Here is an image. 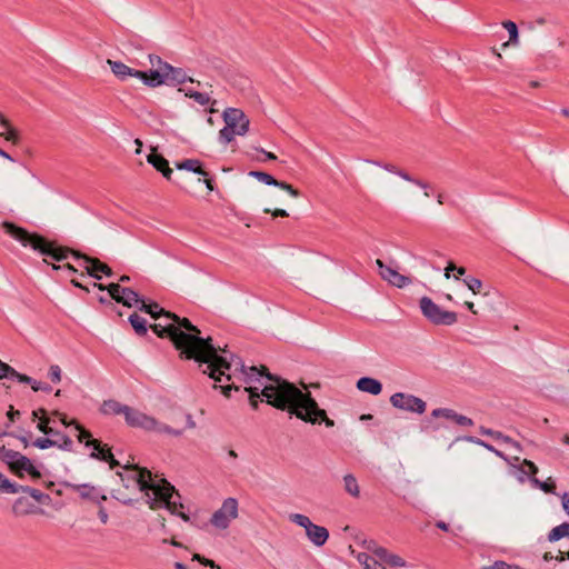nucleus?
<instances>
[{"instance_id": "obj_52", "label": "nucleus", "mask_w": 569, "mask_h": 569, "mask_svg": "<svg viewBox=\"0 0 569 569\" xmlns=\"http://www.w3.org/2000/svg\"><path fill=\"white\" fill-rule=\"evenodd\" d=\"M485 569H522L518 566L509 565L505 561H496L493 565L486 567Z\"/></svg>"}, {"instance_id": "obj_50", "label": "nucleus", "mask_w": 569, "mask_h": 569, "mask_svg": "<svg viewBox=\"0 0 569 569\" xmlns=\"http://www.w3.org/2000/svg\"><path fill=\"white\" fill-rule=\"evenodd\" d=\"M49 378L53 382H60L61 380V369L57 365H52L49 369Z\"/></svg>"}, {"instance_id": "obj_43", "label": "nucleus", "mask_w": 569, "mask_h": 569, "mask_svg": "<svg viewBox=\"0 0 569 569\" xmlns=\"http://www.w3.org/2000/svg\"><path fill=\"white\" fill-rule=\"evenodd\" d=\"M358 561L365 566V569H372L375 568L376 566H379L380 563L378 561H376L375 559H372L369 555L367 553H359L358 555Z\"/></svg>"}, {"instance_id": "obj_35", "label": "nucleus", "mask_w": 569, "mask_h": 569, "mask_svg": "<svg viewBox=\"0 0 569 569\" xmlns=\"http://www.w3.org/2000/svg\"><path fill=\"white\" fill-rule=\"evenodd\" d=\"M387 198L393 201L408 202V197L402 189H381Z\"/></svg>"}, {"instance_id": "obj_38", "label": "nucleus", "mask_w": 569, "mask_h": 569, "mask_svg": "<svg viewBox=\"0 0 569 569\" xmlns=\"http://www.w3.org/2000/svg\"><path fill=\"white\" fill-rule=\"evenodd\" d=\"M0 491L18 493L19 488L17 483L10 482L3 475L0 473Z\"/></svg>"}, {"instance_id": "obj_30", "label": "nucleus", "mask_w": 569, "mask_h": 569, "mask_svg": "<svg viewBox=\"0 0 569 569\" xmlns=\"http://www.w3.org/2000/svg\"><path fill=\"white\" fill-rule=\"evenodd\" d=\"M562 538H569V522H563L548 533V540L550 542H556Z\"/></svg>"}, {"instance_id": "obj_26", "label": "nucleus", "mask_w": 569, "mask_h": 569, "mask_svg": "<svg viewBox=\"0 0 569 569\" xmlns=\"http://www.w3.org/2000/svg\"><path fill=\"white\" fill-rule=\"evenodd\" d=\"M39 419L37 428L42 433H48L47 429L50 427L51 418L48 417V411L39 408L32 411V420Z\"/></svg>"}, {"instance_id": "obj_45", "label": "nucleus", "mask_w": 569, "mask_h": 569, "mask_svg": "<svg viewBox=\"0 0 569 569\" xmlns=\"http://www.w3.org/2000/svg\"><path fill=\"white\" fill-rule=\"evenodd\" d=\"M149 61L152 67L151 69H161L162 71H167L164 68L170 66L168 62L162 61L160 57L153 54L149 56Z\"/></svg>"}, {"instance_id": "obj_15", "label": "nucleus", "mask_w": 569, "mask_h": 569, "mask_svg": "<svg viewBox=\"0 0 569 569\" xmlns=\"http://www.w3.org/2000/svg\"><path fill=\"white\" fill-rule=\"evenodd\" d=\"M370 163H373L383 170L401 178L402 180L410 182L419 188H427V182L423 180H420L418 178L412 177L408 171L399 168L398 166L391 163V162H380V161H369Z\"/></svg>"}, {"instance_id": "obj_56", "label": "nucleus", "mask_w": 569, "mask_h": 569, "mask_svg": "<svg viewBox=\"0 0 569 569\" xmlns=\"http://www.w3.org/2000/svg\"><path fill=\"white\" fill-rule=\"evenodd\" d=\"M31 388L34 391H39V390H42V391H46V392H50L51 391V387L49 385H42L41 382H38L36 380H33Z\"/></svg>"}, {"instance_id": "obj_18", "label": "nucleus", "mask_w": 569, "mask_h": 569, "mask_svg": "<svg viewBox=\"0 0 569 569\" xmlns=\"http://www.w3.org/2000/svg\"><path fill=\"white\" fill-rule=\"evenodd\" d=\"M147 160L153 166V168L160 171L166 179L171 178L172 169L169 166V161L161 154L157 153L154 149L148 154Z\"/></svg>"}, {"instance_id": "obj_4", "label": "nucleus", "mask_w": 569, "mask_h": 569, "mask_svg": "<svg viewBox=\"0 0 569 569\" xmlns=\"http://www.w3.org/2000/svg\"><path fill=\"white\" fill-rule=\"evenodd\" d=\"M2 229L7 234L19 241L22 246H30L32 249L38 250L42 254L50 256L57 261H63L71 254L78 267L71 263L63 266L53 264L52 268L68 269L77 272L79 269L86 271L90 277L100 280L102 274H107V263L101 262L96 258H90L78 251L70 250L66 247H57L53 242L48 241L46 238L38 233H30L28 230L16 226L12 222L4 221Z\"/></svg>"}, {"instance_id": "obj_46", "label": "nucleus", "mask_w": 569, "mask_h": 569, "mask_svg": "<svg viewBox=\"0 0 569 569\" xmlns=\"http://www.w3.org/2000/svg\"><path fill=\"white\" fill-rule=\"evenodd\" d=\"M455 413H456V411H453L452 409H448V408H438V409H435V410L432 411V413H431V415H432L435 418H440V417H442V418H447V419H451V420H452V419H453V417H455Z\"/></svg>"}, {"instance_id": "obj_61", "label": "nucleus", "mask_w": 569, "mask_h": 569, "mask_svg": "<svg viewBox=\"0 0 569 569\" xmlns=\"http://www.w3.org/2000/svg\"><path fill=\"white\" fill-rule=\"evenodd\" d=\"M19 416H20V411L19 410H14L13 407L11 406L9 411L7 412L8 419L12 422Z\"/></svg>"}, {"instance_id": "obj_1", "label": "nucleus", "mask_w": 569, "mask_h": 569, "mask_svg": "<svg viewBox=\"0 0 569 569\" xmlns=\"http://www.w3.org/2000/svg\"><path fill=\"white\" fill-rule=\"evenodd\" d=\"M109 471L112 472L109 478L112 479L114 486L111 488L113 498L129 503L136 500V493L142 495V500L150 509L167 508L171 513L189 521L190 518L184 512H178V508H182L180 495L174 487L166 479L153 476L147 468H140L133 463L130 456L119 458L112 453L109 448Z\"/></svg>"}, {"instance_id": "obj_31", "label": "nucleus", "mask_w": 569, "mask_h": 569, "mask_svg": "<svg viewBox=\"0 0 569 569\" xmlns=\"http://www.w3.org/2000/svg\"><path fill=\"white\" fill-rule=\"evenodd\" d=\"M177 167L180 170H188V171H192L194 173H198V174H201L204 177L207 176V172L202 169V167L198 160L188 159V160H184L183 162L179 163Z\"/></svg>"}, {"instance_id": "obj_14", "label": "nucleus", "mask_w": 569, "mask_h": 569, "mask_svg": "<svg viewBox=\"0 0 569 569\" xmlns=\"http://www.w3.org/2000/svg\"><path fill=\"white\" fill-rule=\"evenodd\" d=\"M134 78L140 79L146 86L156 88L168 84V73L161 69H150L149 71H137Z\"/></svg>"}, {"instance_id": "obj_34", "label": "nucleus", "mask_w": 569, "mask_h": 569, "mask_svg": "<svg viewBox=\"0 0 569 569\" xmlns=\"http://www.w3.org/2000/svg\"><path fill=\"white\" fill-rule=\"evenodd\" d=\"M502 26H503V28L509 33V41L505 42L502 44V48L508 47L509 43L517 44V42H518V28H517V24L515 22H512V21H505L502 23Z\"/></svg>"}, {"instance_id": "obj_64", "label": "nucleus", "mask_w": 569, "mask_h": 569, "mask_svg": "<svg viewBox=\"0 0 569 569\" xmlns=\"http://www.w3.org/2000/svg\"><path fill=\"white\" fill-rule=\"evenodd\" d=\"M47 431H48V433H47V435H48V436H51V438H52V439H60V437H61L60 432H58L57 430H54L52 427H49V428L47 429Z\"/></svg>"}, {"instance_id": "obj_28", "label": "nucleus", "mask_w": 569, "mask_h": 569, "mask_svg": "<svg viewBox=\"0 0 569 569\" xmlns=\"http://www.w3.org/2000/svg\"><path fill=\"white\" fill-rule=\"evenodd\" d=\"M343 489L345 491L353 498H358L360 496V488L356 477L351 473H348L343 477Z\"/></svg>"}, {"instance_id": "obj_48", "label": "nucleus", "mask_w": 569, "mask_h": 569, "mask_svg": "<svg viewBox=\"0 0 569 569\" xmlns=\"http://www.w3.org/2000/svg\"><path fill=\"white\" fill-rule=\"evenodd\" d=\"M385 562L391 567H403L406 565L401 557L391 552L388 553L387 560Z\"/></svg>"}, {"instance_id": "obj_13", "label": "nucleus", "mask_w": 569, "mask_h": 569, "mask_svg": "<svg viewBox=\"0 0 569 569\" xmlns=\"http://www.w3.org/2000/svg\"><path fill=\"white\" fill-rule=\"evenodd\" d=\"M226 126L231 129H237V134L242 136L248 131L249 120L244 113L234 108L227 109L223 113Z\"/></svg>"}, {"instance_id": "obj_27", "label": "nucleus", "mask_w": 569, "mask_h": 569, "mask_svg": "<svg viewBox=\"0 0 569 569\" xmlns=\"http://www.w3.org/2000/svg\"><path fill=\"white\" fill-rule=\"evenodd\" d=\"M137 306H139L140 310L149 313L156 320L160 319V317L167 312L163 308H161L156 302L147 303L146 301L139 299V302Z\"/></svg>"}, {"instance_id": "obj_11", "label": "nucleus", "mask_w": 569, "mask_h": 569, "mask_svg": "<svg viewBox=\"0 0 569 569\" xmlns=\"http://www.w3.org/2000/svg\"><path fill=\"white\" fill-rule=\"evenodd\" d=\"M390 403L400 410L423 413L426 411V402L413 396L403 392H396L390 397Z\"/></svg>"}, {"instance_id": "obj_47", "label": "nucleus", "mask_w": 569, "mask_h": 569, "mask_svg": "<svg viewBox=\"0 0 569 569\" xmlns=\"http://www.w3.org/2000/svg\"><path fill=\"white\" fill-rule=\"evenodd\" d=\"M14 368L0 360V379H11Z\"/></svg>"}, {"instance_id": "obj_20", "label": "nucleus", "mask_w": 569, "mask_h": 569, "mask_svg": "<svg viewBox=\"0 0 569 569\" xmlns=\"http://www.w3.org/2000/svg\"><path fill=\"white\" fill-rule=\"evenodd\" d=\"M357 388L373 396H378L382 391V385L379 380L370 377H362L357 381Z\"/></svg>"}, {"instance_id": "obj_24", "label": "nucleus", "mask_w": 569, "mask_h": 569, "mask_svg": "<svg viewBox=\"0 0 569 569\" xmlns=\"http://www.w3.org/2000/svg\"><path fill=\"white\" fill-rule=\"evenodd\" d=\"M479 432L482 436H489V437H491L495 440L501 441L503 443L511 445L512 447H515L517 449L520 448V446H519V443L517 441L512 440L508 436H505L500 431H496V430H492V429H489V428H486V427L482 426V427L479 428Z\"/></svg>"}, {"instance_id": "obj_54", "label": "nucleus", "mask_w": 569, "mask_h": 569, "mask_svg": "<svg viewBox=\"0 0 569 569\" xmlns=\"http://www.w3.org/2000/svg\"><path fill=\"white\" fill-rule=\"evenodd\" d=\"M11 379H17L19 382L30 383L32 386L33 379L27 375L19 373L16 369Z\"/></svg>"}, {"instance_id": "obj_33", "label": "nucleus", "mask_w": 569, "mask_h": 569, "mask_svg": "<svg viewBox=\"0 0 569 569\" xmlns=\"http://www.w3.org/2000/svg\"><path fill=\"white\" fill-rule=\"evenodd\" d=\"M129 321L138 335L143 336L147 333V321L144 318L137 313H132L129 317Z\"/></svg>"}, {"instance_id": "obj_32", "label": "nucleus", "mask_w": 569, "mask_h": 569, "mask_svg": "<svg viewBox=\"0 0 569 569\" xmlns=\"http://www.w3.org/2000/svg\"><path fill=\"white\" fill-rule=\"evenodd\" d=\"M12 463L13 468L11 470L20 477H22L23 472H28L29 469H32L30 459L22 455L18 460L12 461Z\"/></svg>"}, {"instance_id": "obj_53", "label": "nucleus", "mask_w": 569, "mask_h": 569, "mask_svg": "<svg viewBox=\"0 0 569 569\" xmlns=\"http://www.w3.org/2000/svg\"><path fill=\"white\" fill-rule=\"evenodd\" d=\"M452 420L456 423H458L459 426H472L473 425V421L470 418L459 415L457 412L455 413V417Z\"/></svg>"}, {"instance_id": "obj_57", "label": "nucleus", "mask_w": 569, "mask_h": 569, "mask_svg": "<svg viewBox=\"0 0 569 569\" xmlns=\"http://www.w3.org/2000/svg\"><path fill=\"white\" fill-rule=\"evenodd\" d=\"M388 553L389 551L383 548V547H379L378 549H375V553L381 561H386L387 560V557H388Z\"/></svg>"}, {"instance_id": "obj_62", "label": "nucleus", "mask_w": 569, "mask_h": 569, "mask_svg": "<svg viewBox=\"0 0 569 569\" xmlns=\"http://www.w3.org/2000/svg\"><path fill=\"white\" fill-rule=\"evenodd\" d=\"M376 264H377V267L379 268V274H380V277H382V273H383V271H385L386 269H389V268H390V266L385 264V263H383V261H382L381 259H377V260H376Z\"/></svg>"}, {"instance_id": "obj_12", "label": "nucleus", "mask_w": 569, "mask_h": 569, "mask_svg": "<svg viewBox=\"0 0 569 569\" xmlns=\"http://www.w3.org/2000/svg\"><path fill=\"white\" fill-rule=\"evenodd\" d=\"M109 298L129 308L138 305L139 302V296L137 292L114 281L109 282Z\"/></svg>"}, {"instance_id": "obj_3", "label": "nucleus", "mask_w": 569, "mask_h": 569, "mask_svg": "<svg viewBox=\"0 0 569 569\" xmlns=\"http://www.w3.org/2000/svg\"><path fill=\"white\" fill-rule=\"evenodd\" d=\"M159 320L160 322L152 325L151 329L158 337L169 338L174 348L180 351V358L210 361L211 366L226 363L224 359L216 357L212 338H202L200 329L188 318H181L168 311Z\"/></svg>"}, {"instance_id": "obj_5", "label": "nucleus", "mask_w": 569, "mask_h": 569, "mask_svg": "<svg viewBox=\"0 0 569 569\" xmlns=\"http://www.w3.org/2000/svg\"><path fill=\"white\" fill-rule=\"evenodd\" d=\"M109 413L123 415L126 422L131 427L142 428L146 431H154L158 433H169L179 436L180 432L173 430L169 426L159 422L153 417L147 416L128 406H123L117 401L109 400Z\"/></svg>"}, {"instance_id": "obj_42", "label": "nucleus", "mask_w": 569, "mask_h": 569, "mask_svg": "<svg viewBox=\"0 0 569 569\" xmlns=\"http://www.w3.org/2000/svg\"><path fill=\"white\" fill-rule=\"evenodd\" d=\"M532 481L539 486V488L546 493H555L556 485L551 478H548L547 481L540 482L538 479L533 478Z\"/></svg>"}, {"instance_id": "obj_21", "label": "nucleus", "mask_w": 569, "mask_h": 569, "mask_svg": "<svg viewBox=\"0 0 569 569\" xmlns=\"http://www.w3.org/2000/svg\"><path fill=\"white\" fill-rule=\"evenodd\" d=\"M0 126L2 127V131L0 132V137L4 138L7 141L18 144L20 141L19 132L14 129L11 122L0 113Z\"/></svg>"}, {"instance_id": "obj_36", "label": "nucleus", "mask_w": 569, "mask_h": 569, "mask_svg": "<svg viewBox=\"0 0 569 569\" xmlns=\"http://www.w3.org/2000/svg\"><path fill=\"white\" fill-rule=\"evenodd\" d=\"M463 283L467 286L469 290H471L475 295L481 293L482 291V281L475 277H467L463 279Z\"/></svg>"}, {"instance_id": "obj_8", "label": "nucleus", "mask_w": 569, "mask_h": 569, "mask_svg": "<svg viewBox=\"0 0 569 569\" xmlns=\"http://www.w3.org/2000/svg\"><path fill=\"white\" fill-rule=\"evenodd\" d=\"M419 305L422 315L433 325L451 326L458 320L456 312L441 309L429 297H422Z\"/></svg>"}, {"instance_id": "obj_41", "label": "nucleus", "mask_w": 569, "mask_h": 569, "mask_svg": "<svg viewBox=\"0 0 569 569\" xmlns=\"http://www.w3.org/2000/svg\"><path fill=\"white\" fill-rule=\"evenodd\" d=\"M234 134H237V129H231L226 126L223 129L220 130L219 139L220 141L227 144L233 140Z\"/></svg>"}, {"instance_id": "obj_40", "label": "nucleus", "mask_w": 569, "mask_h": 569, "mask_svg": "<svg viewBox=\"0 0 569 569\" xmlns=\"http://www.w3.org/2000/svg\"><path fill=\"white\" fill-rule=\"evenodd\" d=\"M32 445L39 449H48L50 447H56L58 445V439L40 437L36 439Z\"/></svg>"}, {"instance_id": "obj_44", "label": "nucleus", "mask_w": 569, "mask_h": 569, "mask_svg": "<svg viewBox=\"0 0 569 569\" xmlns=\"http://www.w3.org/2000/svg\"><path fill=\"white\" fill-rule=\"evenodd\" d=\"M520 470L523 473L535 476L538 472V467L532 461L523 459L520 466Z\"/></svg>"}, {"instance_id": "obj_49", "label": "nucleus", "mask_w": 569, "mask_h": 569, "mask_svg": "<svg viewBox=\"0 0 569 569\" xmlns=\"http://www.w3.org/2000/svg\"><path fill=\"white\" fill-rule=\"evenodd\" d=\"M21 457V453L13 450H6L3 455V459L9 465L10 469L13 468L12 461L18 460Z\"/></svg>"}, {"instance_id": "obj_10", "label": "nucleus", "mask_w": 569, "mask_h": 569, "mask_svg": "<svg viewBox=\"0 0 569 569\" xmlns=\"http://www.w3.org/2000/svg\"><path fill=\"white\" fill-rule=\"evenodd\" d=\"M52 416L57 417L58 420H60L64 426H71L74 425L76 429L79 431L78 433V440L80 442H84L87 447H92V452L90 456L92 458H98L100 460L107 461V449L101 446V442L97 439L91 438V433L83 429L78 422L76 421H68L67 416L64 413H61L59 411H53Z\"/></svg>"}, {"instance_id": "obj_17", "label": "nucleus", "mask_w": 569, "mask_h": 569, "mask_svg": "<svg viewBox=\"0 0 569 569\" xmlns=\"http://www.w3.org/2000/svg\"><path fill=\"white\" fill-rule=\"evenodd\" d=\"M69 486L82 499H89L94 502L107 500V496L102 493V490L90 483H71Z\"/></svg>"}, {"instance_id": "obj_39", "label": "nucleus", "mask_w": 569, "mask_h": 569, "mask_svg": "<svg viewBox=\"0 0 569 569\" xmlns=\"http://www.w3.org/2000/svg\"><path fill=\"white\" fill-rule=\"evenodd\" d=\"M466 440L469 441V442H472L475 445H478V446H481V447L486 448L487 450L493 452L496 456H498L500 458H505V456H503V453L501 451L497 450L493 446L485 442L481 439H478V438H475V437H467Z\"/></svg>"}, {"instance_id": "obj_23", "label": "nucleus", "mask_w": 569, "mask_h": 569, "mask_svg": "<svg viewBox=\"0 0 569 569\" xmlns=\"http://www.w3.org/2000/svg\"><path fill=\"white\" fill-rule=\"evenodd\" d=\"M109 67L114 76L120 80H126L128 77H134V73L138 71L119 61L109 60Z\"/></svg>"}, {"instance_id": "obj_22", "label": "nucleus", "mask_w": 569, "mask_h": 569, "mask_svg": "<svg viewBox=\"0 0 569 569\" xmlns=\"http://www.w3.org/2000/svg\"><path fill=\"white\" fill-rule=\"evenodd\" d=\"M168 73V84H180L186 81L193 82L192 78H188L186 72L180 68H174L171 64L164 68Z\"/></svg>"}, {"instance_id": "obj_25", "label": "nucleus", "mask_w": 569, "mask_h": 569, "mask_svg": "<svg viewBox=\"0 0 569 569\" xmlns=\"http://www.w3.org/2000/svg\"><path fill=\"white\" fill-rule=\"evenodd\" d=\"M12 510L17 516H26L34 512V506L24 497L18 498Z\"/></svg>"}, {"instance_id": "obj_59", "label": "nucleus", "mask_w": 569, "mask_h": 569, "mask_svg": "<svg viewBox=\"0 0 569 569\" xmlns=\"http://www.w3.org/2000/svg\"><path fill=\"white\" fill-rule=\"evenodd\" d=\"M221 388V391L222 393L226 396V397H230V391L231 390H236L238 391L239 390V387L234 383H231V385H228V386H224V387H220Z\"/></svg>"}, {"instance_id": "obj_29", "label": "nucleus", "mask_w": 569, "mask_h": 569, "mask_svg": "<svg viewBox=\"0 0 569 569\" xmlns=\"http://www.w3.org/2000/svg\"><path fill=\"white\" fill-rule=\"evenodd\" d=\"M19 492H26L29 493L36 501L42 503V505H49L51 501V498L49 495L41 492L38 489L24 487L18 485Z\"/></svg>"}, {"instance_id": "obj_6", "label": "nucleus", "mask_w": 569, "mask_h": 569, "mask_svg": "<svg viewBox=\"0 0 569 569\" xmlns=\"http://www.w3.org/2000/svg\"><path fill=\"white\" fill-rule=\"evenodd\" d=\"M289 520L303 528L307 539L316 547H322L328 541V529L313 523L308 516L302 513H290Z\"/></svg>"}, {"instance_id": "obj_60", "label": "nucleus", "mask_w": 569, "mask_h": 569, "mask_svg": "<svg viewBox=\"0 0 569 569\" xmlns=\"http://www.w3.org/2000/svg\"><path fill=\"white\" fill-rule=\"evenodd\" d=\"M457 269V266L455 264V262L452 261H449L447 267L445 268V278L446 279H450L451 278V271H456Z\"/></svg>"}, {"instance_id": "obj_7", "label": "nucleus", "mask_w": 569, "mask_h": 569, "mask_svg": "<svg viewBox=\"0 0 569 569\" xmlns=\"http://www.w3.org/2000/svg\"><path fill=\"white\" fill-rule=\"evenodd\" d=\"M212 347L214 349L216 357L224 359L226 363L223 366H220V363H214V366H211L209 365L210 361H198L200 365H207V368L203 370V373H208V376L216 381H221L222 376H227V379L230 380L231 377L230 375H227V371L230 370L232 365H240L239 358L236 357L233 353L229 352L228 346L221 348L220 346L216 347L212 343Z\"/></svg>"}, {"instance_id": "obj_16", "label": "nucleus", "mask_w": 569, "mask_h": 569, "mask_svg": "<svg viewBox=\"0 0 569 569\" xmlns=\"http://www.w3.org/2000/svg\"><path fill=\"white\" fill-rule=\"evenodd\" d=\"M249 176L258 179L259 181H261V182H263V183H266L268 186L278 187L281 190L288 192L293 198H297V197L300 196V192L296 188H293L291 184H289V183H287L284 181H279V180L274 179L271 174H269L267 172H263V171H250Z\"/></svg>"}, {"instance_id": "obj_37", "label": "nucleus", "mask_w": 569, "mask_h": 569, "mask_svg": "<svg viewBox=\"0 0 569 569\" xmlns=\"http://www.w3.org/2000/svg\"><path fill=\"white\" fill-rule=\"evenodd\" d=\"M186 96L191 98V99H193L194 101H197L201 106H206L207 103L210 102V96L206 91L198 92V91L189 90V91L186 92Z\"/></svg>"}, {"instance_id": "obj_9", "label": "nucleus", "mask_w": 569, "mask_h": 569, "mask_svg": "<svg viewBox=\"0 0 569 569\" xmlns=\"http://www.w3.org/2000/svg\"><path fill=\"white\" fill-rule=\"evenodd\" d=\"M239 516V503L236 498H227L222 501L219 509H217L211 518L210 525L218 530H227L230 523Z\"/></svg>"}, {"instance_id": "obj_19", "label": "nucleus", "mask_w": 569, "mask_h": 569, "mask_svg": "<svg viewBox=\"0 0 569 569\" xmlns=\"http://www.w3.org/2000/svg\"><path fill=\"white\" fill-rule=\"evenodd\" d=\"M381 279L397 288H405L411 283V279L409 277L399 273L392 267L383 271Z\"/></svg>"}, {"instance_id": "obj_2", "label": "nucleus", "mask_w": 569, "mask_h": 569, "mask_svg": "<svg viewBox=\"0 0 569 569\" xmlns=\"http://www.w3.org/2000/svg\"><path fill=\"white\" fill-rule=\"evenodd\" d=\"M242 369L244 366L241 365ZM246 375L244 388L249 392L250 405L258 408L259 398L262 396L266 402L279 410H286L306 422L316 425L325 422L327 427H333L335 421L328 418L326 411L320 409L317 401L309 392H302L293 383L268 372L267 367L260 369L252 366Z\"/></svg>"}, {"instance_id": "obj_55", "label": "nucleus", "mask_w": 569, "mask_h": 569, "mask_svg": "<svg viewBox=\"0 0 569 569\" xmlns=\"http://www.w3.org/2000/svg\"><path fill=\"white\" fill-rule=\"evenodd\" d=\"M266 213H271L273 218H278V217H288V212L284 210V209H274V210H271L269 208H266L263 210Z\"/></svg>"}, {"instance_id": "obj_51", "label": "nucleus", "mask_w": 569, "mask_h": 569, "mask_svg": "<svg viewBox=\"0 0 569 569\" xmlns=\"http://www.w3.org/2000/svg\"><path fill=\"white\" fill-rule=\"evenodd\" d=\"M56 447L70 451L72 448V440L67 436H61L60 439H58V445Z\"/></svg>"}, {"instance_id": "obj_58", "label": "nucleus", "mask_w": 569, "mask_h": 569, "mask_svg": "<svg viewBox=\"0 0 569 569\" xmlns=\"http://www.w3.org/2000/svg\"><path fill=\"white\" fill-rule=\"evenodd\" d=\"M362 545H363V547H365L368 551H370V552H372V553H375V549H378V548L380 547V546H378V543H377L376 541H373V540H365Z\"/></svg>"}, {"instance_id": "obj_63", "label": "nucleus", "mask_w": 569, "mask_h": 569, "mask_svg": "<svg viewBox=\"0 0 569 569\" xmlns=\"http://www.w3.org/2000/svg\"><path fill=\"white\" fill-rule=\"evenodd\" d=\"M562 507L566 510L567 515L569 516V492L562 496Z\"/></svg>"}]
</instances>
